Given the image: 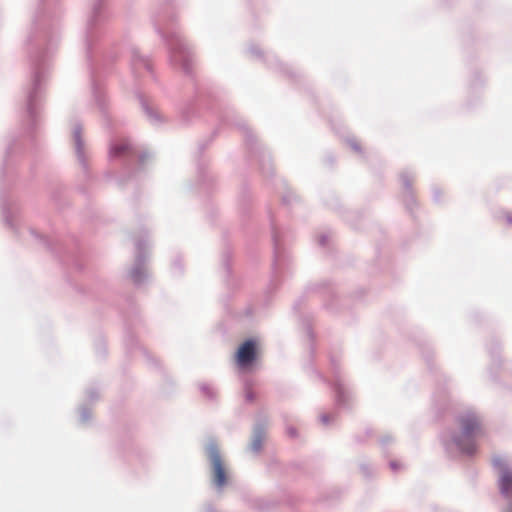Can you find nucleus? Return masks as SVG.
<instances>
[{"label": "nucleus", "instance_id": "nucleus-1", "mask_svg": "<svg viewBox=\"0 0 512 512\" xmlns=\"http://www.w3.org/2000/svg\"><path fill=\"white\" fill-rule=\"evenodd\" d=\"M459 434L455 441L459 449L467 454L476 452L477 440L486 435L481 419L473 412H467L458 419Z\"/></svg>", "mask_w": 512, "mask_h": 512}, {"label": "nucleus", "instance_id": "nucleus-2", "mask_svg": "<svg viewBox=\"0 0 512 512\" xmlns=\"http://www.w3.org/2000/svg\"><path fill=\"white\" fill-rule=\"evenodd\" d=\"M208 457L212 465L213 482L217 487L221 488L227 483V475L223 459L217 446H209Z\"/></svg>", "mask_w": 512, "mask_h": 512}, {"label": "nucleus", "instance_id": "nucleus-3", "mask_svg": "<svg viewBox=\"0 0 512 512\" xmlns=\"http://www.w3.org/2000/svg\"><path fill=\"white\" fill-rule=\"evenodd\" d=\"M493 465L499 471V488L506 497H512V470L501 457L493 458Z\"/></svg>", "mask_w": 512, "mask_h": 512}, {"label": "nucleus", "instance_id": "nucleus-4", "mask_svg": "<svg viewBox=\"0 0 512 512\" xmlns=\"http://www.w3.org/2000/svg\"><path fill=\"white\" fill-rule=\"evenodd\" d=\"M236 362L241 367L250 365L257 357V343L249 339L242 343L236 353Z\"/></svg>", "mask_w": 512, "mask_h": 512}, {"label": "nucleus", "instance_id": "nucleus-5", "mask_svg": "<svg viewBox=\"0 0 512 512\" xmlns=\"http://www.w3.org/2000/svg\"><path fill=\"white\" fill-rule=\"evenodd\" d=\"M128 149H129V144L126 142H121V143H118V144H115L112 146L111 154H113L114 156H120V155H123L124 153H126V151H128Z\"/></svg>", "mask_w": 512, "mask_h": 512}, {"label": "nucleus", "instance_id": "nucleus-6", "mask_svg": "<svg viewBox=\"0 0 512 512\" xmlns=\"http://www.w3.org/2000/svg\"><path fill=\"white\" fill-rule=\"evenodd\" d=\"M173 59L175 61L182 60L184 62L183 63L184 69L189 71V66H188L189 55L186 52H183V51L179 52L178 54L174 55Z\"/></svg>", "mask_w": 512, "mask_h": 512}, {"label": "nucleus", "instance_id": "nucleus-7", "mask_svg": "<svg viewBox=\"0 0 512 512\" xmlns=\"http://www.w3.org/2000/svg\"><path fill=\"white\" fill-rule=\"evenodd\" d=\"M253 449H254L255 451H258V450L260 449V443H258L257 441H255V442L253 443Z\"/></svg>", "mask_w": 512, "mask_h": 512}, {"label": "nucleus", "instance_id": "nucleus-8", "mask_svg": "<svg viewBox=\"0 0 512 512\" xmlns=\"http://www.w3.org/2000/svg\"><path fill=\"white\" fill-rule=\"evenodd\" d=\"M289 433H290L292 436H294V435H295V431H294L293 429H290V430H289Z\"/></svg>", "mask_w": 512, "mask_h": 512}, {"label": "nucleus", "instance_id": "nucleus-9", "mask_svg": "<svg viewBox=\"0 0 512 512\" xmlns=\"http://www.w3.org/2000/svg\"><path fill=\"white\" fill-rule=\"evenodd\" d=\"M247 397H248L249 399H251V394H250V392H249V393H247Z\"/></svg>", "mask_w": 512, "mask_h": 512}]
</instances>
